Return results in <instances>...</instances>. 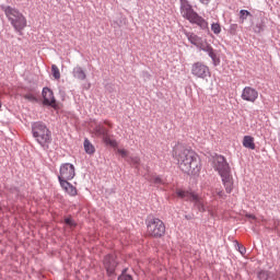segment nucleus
Wrapping results in <instances>:
<instances>
[{"label":"nucleus","instance_id":"33","mask_svg":"<svg viewBox=\"0 0 280 280\" xmlns=\"http://www.w3.org/2000/svg\"><path fill=\"white\" fill-rule=\"evenodd\" d=\"M246 218H249V220H257V217H255V214H246Z\"/></svg>","mask_w":280,"mask_h":280},{"label":"nucleus","instance_id":"9","mask_svg":"<svg viewBox=\"0 0 280 280\" xmlns=\"http://www.w3.org/2000/svg\"><path fill=\"white\" fill-rule=\"evenodd\" d=\"M93 133L96 137H102V139L106 145H110V148L118 147L117 140H113L110 138V135H108V129H106V127H104L102 124H98L93 128Z\"/></svg>","mask_w":280,"mask_h":280},{"label":"nucleus","instance_id":"28","mask_svg":"<svg viewBox=\"0 0 280 280\" xmlns=\"http://www.w3.org/2000/svg\"><path fill=\"white\" fill-rule=\"evenodd\" d=\"M65 222L68 224V226H75V222H73L71 218L65 219Z\"/></svg>","mask_w":280,"mask_h":280},{"label":"nucleus","instance_id":"14","mask_svg":"<svg viewBox=\"0 0 280 280\" xmlns=\"http://www.w3.org/2000/svg\"><path fill=\"white\" fill-rule=\"evenodd\" d=\"M104 267L107 270V275H114L115 268H117V260H115V256H106L104 259Z\"/></svg>","mask_w":280,"mask_h":280},{"label":"nucleus","instance_id":"6","mask_svg":"<svg viewBox=\"0 0 280 280\" xmlns=\"http://www.w3.org/2000/svg\"><path fill=\"white\" fill-rule=\"evenodd\" d=\"M1 9L3 10L7 19H9L12 27H14L15 32H23V30L27 27V19H25V15H23L19 10L5 5H2Z\"/></svg>","mask_w":280,"mask_h":280},{"label":"nucleus","instance_id":"4","mask_svg":"<svg viewBox=\"0 0 280 280\" xmlns=\"http://www.w3.org/2000/svg\"><path fill=\"white\" fill-rule=\"evenodd\" d=\"M185 36L188 38L189 43L197 47V49H200V51H205L208 54V56L211 58L214 67H218L220 65V59L218 55L215 54V50L213 49V46L207 42V39H203L202 37L196 35L195 33L184 31Z\"/></svg>","mask_w":280,"mask_h":280},{"label":"nucleus","instance_id":"26","mask_svg":"<svg viewBox=\"0 0 280 280\" xmlns=\"http://www.w3.org/2000/svg\"><path fill=\"white\" fill-rule=\"evenodd\" d=\"M24 100H27L28 102H38V100L35 97L34 94H25Z\"/></svg>","mask_w":280,"mask_h":280},{"label":"nucleus","instance_id":"25","mask_svg":"<svg viewBox=\"0 0 280 280\" xmlns=\"http://www.w3.org/2000/svg\"><path fill=\"white\" fill-rule=\"evenodd\" d=\"M150 183H154V185H162L163 184V179H161V177H159V176H153L150 179Z\"/></svg>","mask_w":280,"mask_h":280},{"label":"nucleus","instance_id":"3","mask_svg":"<svg viewBox=\"0 0 280 280\" xmlns=\"http://www.w3.org/2000/svg\"><path fill=\"white\" fill-rule=\"evenodd\" d=\"M185 36L188 38L189 43L197 47V49H200V51H205L208 54V56L211 58L214 67H218L220 65V59L218 55L215 54V50L213 49V46L207 42V39H203L202 37L196 35L195 33L184 31Z\"/></svg>","mask_w":280,"mask_h":280},{"label":"nucleus","instance_id":"29","mask_svg":"<svg viewBox=\"0 0 280 280\" xmlns=\"http://www.w3.org/2000/svg\"><path fill=\"white\" fill-rule=\"evenodd\" d=\"M258 277H259V279H261V280H266V279H268V273L265 272V271H261V272H259Z\"/></svg>","mask_w":280,"mask_h":280},{"label":"nucleus","instance_id":"17","mask_svg":"<svg viewBox=\"0 0 280 280\" xmlns=\"http://www.w3.org/2000/svg\"><path fill=\"white\" fill-rule=\"evenodd\" d=\"M243 145L248 150H255V138L253 136H245L243 138Z\"/></svg>","mask_w":280,"mask_h":280},{"label":"nucleus","instance_id":"7","mask_svg":"<svg viewBox=\"0 0 280 280\" xmlns=\"http://www.w3.org/2000/svg\"><path fill=\"white\" fill-rule=\"evenodd\" d=\"M33 137L36 138L37 143L43 148H49L51 143V131L43 122H35L33 125Z\"/></svg>","mask_w":280,"mask_h":280},{"label":"nucleus","instance_id":"22","mask_svg":"<svg viewBox=\"0 0 280 280\" xmlns=\"http://www.w3.org/2000/svg\"><path fill=\"white\" fill-rule=\"evenodd\" d=\"M247 16H252V14L248 12V10H241L240 11L241 23H244L246 21Z\"/></svg>","mask_w":280,"mask_h":280},{"label":"nucleus","instance_id":"21","mask_svg":"<svg viewBox=\"0 0 280 280\" xmlns=\"http://www.w3.org/2000/svg\"><path fill=\"white\" fill-rule=\"evenodd\" d=\"M51 73L55 80H60V69H58V66L56 65L51 66Z\"/></svg>","mask_w":280,"mask_h":280},{"label":"nucleus","instance_id":"23","mask_svg":"<svg viewBox=\"0 0 280 280\" xmlns=\"http://www.w3.org/2000/svg\"><path fill=\"white\" fill-rule=\"evenodd\" d=\"M211 31L213 34H220L222 32V26H220V23H212Z\"/></svg>","mask_w":280,"mask_h":280},{"label":"nucleus","instance_id":"8","mask_svg":"<svg viewBox=\"0 0 280 280\" xmlns=\"http://www.w3.org/2000/svg\"><path fill=\"white\" fill-rule=\"evenodd\" d=\"M147 235L149 237H163L165 235V223L156 218L149 220L147 223Z\"/></svg>","mask_w":280,"mask_h":280},{"label":"nucleus","instance_id":"11","mask_svg":"<svg viewBox=\"0 0 280 280\" xmlns=\"http://www.w3.org/2000/svg\"><path fill=\"white\" fill-rule=\"evenodd\" d=\"M191 74L195 78H199L200 80H205V79L211 77V70L203 62L197 61V62L192 63V66H191Z\"/></svg>","mask_w":280,"mask_h":280},{"label":"nucleus","instance_id":"2","mask_svg":"<svg viewBox=\"0 0 280 280\" xmlns=\"http://www.w3.org/2000/svg\"><path fill=\"white\" fill-rule=\"evenodd\" d=\"M212 167L221 176L226 194H231L233 191L234 182L233 175H231V166L229 162H226V159L222 155H215L212 159Z\"/></svg>","mask_w":280,"mask_h":280},{"label":"nucleus","instance_id":"34","mask_svg":"<svg viewBox=\"0 0 280 280\" xmlns=\"http://www.w3.org/2000/svg\"><path fill=\"white\" fill-rule=\"evenodd\" d=\"M105 126H108V128H113V124L108 120H104Z\"/></svg>","mask_w":280,"mask_h":280},{"label":"nucleus","instance_id":"30","mask_svg":"<svg viewBox=\"0 0 280 280\" xmlns=\"http://www.w3.org/2000/svg\"><path fill=\"white\" fill-rule=\"evenodd\" d=\"M238 250L241 255H246V247H244L243 245H238Z\"/></svg>","mask_w":280,"mask_h":280},{"label":"nucleus","instance_id":"19","mask_svg":"<svg viewBox=\"0 0 280 280\" xmlns=\"http://www.w3.org/2000/svg\"><path fill=\"white\" fill-rule=\"evenodd\" d=\"M83 148H84L86 154H95V145L92 144V142H91V140H89V138L84 139Z\"/></svg>","mask_w":280,"mask_h":280},{"label":"nucleus","instance_id":"1","mask_svg":"<svg viewBox=\"0 0 280 280\" xmlns=\"http://www.w3.org/2000/svg\"><path fill=\"white\" fill-rule=\"evenodd\" d=\"M173 156L177 161L178 168L188 176H198L202 165L196 152L184 147H176Z\"/></svg>","mask_w":280,"mask_h":280},{"label":"nucleus","instance_id":"5","mask_svg":"<svg viewBox=\"0 0 280 280\" xmlns=\"http://www.w3.org/2000/svg\"><path fill=\"white\" fill-rule=\"evenodd\" d=\"M179 3L183 19H186L192 25H198L200 30H209V22L194 11V7H191L189 0H179Z\"/></svg>","mask_w":280,"mask_h":280},{"label":"nucleus","instance_id":"27","mask_svg":"<svg viewBox=\"0 0 280 280\" xmlns=\"http://www.w3.org/2000/svg\"><path fill=\"white\" fill-rule=\"evenodd\" d=\"M219 198H226V195L224 194V190H215L214 192Z\"/></svg>","mask_w":280,"mask_h":280},{"label":"nucleus","instance_id":"32","mask_svg":"<svg viewBox=\"0 0 280 280\" xmlns=\"http://www.w3.org/2000/svg\"><path fill=\"white\" fill-rule=\"evenodd\" d=\"M230 30H231V32H236L237 31V24H232L230 26Z\"/></svg>","mask_w":280,"mask_h":280},{"label":"nucleus","instance_id":"13","mask_svg":"<svg viewBox=\"0 0 280 280\" xmlns=\"http://www.w3.org/2000/svg\"><path fill=\"white\" fill-rule=\"evenodd\" d=\"M42 95L44 97L45 106H52V108H56V97L54 96V91H51V89L44 88Z\"/></svg>","mask_w":280,"mask_h":280},{"label":"nucleus","instance_id":"24","mask_svg":"<svg viewBox=\"0 0 280 280\" xmlns=\"http://www.w3.org/2000/svg\"><path fill=\"white\" fill-rule=\"evenodd\" d=\"M117 152L120 154V156L122 159H128V156L130 154V152H128V150H126V149H117Z\"/></svg>","mask_w":280,"mask_h":280},{"label":"nucleus","instance_id":"15","mask_svg":"<svg viewBox=\"0 0 280 280\" xmlns=\"http://www.w3.org/2000/svg\"><path fill=\"white\" fill-rule=\"evenodd\" d=\"M59 184L61 189H63V191L68 194V196H72V197L78 196V188H75V186L69 183V180H61L59 182Z\"/></svg>","mask_w":280,"mask_h":280},{"label":"nucleus","instance_id":"10","mask_svg":"<svg viewBox=\"0 0 280 280\" xmlns=\"http://www.w3.org/2000/svg\"><path fill=\"white\" fill-rule=\"evenodd\" d=\"M75 178V166L71 163H63L59 167L58 180H73Z\"/></svg>","mask_w":280,"mask_h":280},{"label":"nucleus","instance_id":"31","mask_svg":"<svg viewBox=\"0 0 280 280\" xmlns=\"http://www.w3.org/2000/svg\"><path fill=\"white\" fill-rule=\"evenodd\" d=\"M140 159L139 158H131V163L133 164V165H139V163H140Z\"/></svg>","mask_w":280,"mask_h":280},{"label":"nucleus","instance_id":"20","mask_svg":"<svg viewBox=\"0 0 280 280\" xmlns=\"http://www.w3.org/2000/svg\"><path fill=\"white\" fill-rule=\"evenodd\" d=\"M194 202L198 211H200L201 213H205V211H211L209 208L205 206V201L202 200V198L197 197V199Z\"/></svg>","mask_w":280,"mask_h":280},{"label":"nucleus","instance_id":"16","mask_svg":"<svg viewBox=\"0 0 280 280\" xmlns=\"http://www.w3.org/2000/svg\"><path fill=\"white\" fill-rule=\"evenodd\" d=\"M176 196H178V198H183L188 202H195L196 200H198V195L183 189H177Z\"/></svg>","mask_w":280,"mask_h":280},{"label":"nucleus","instance_id":"18","mask_svg":"<svg viewBox=\"0 0 280 280\" xmlns=\"http://www.w3.org/2000/svg\"><path fill=\"white\" fill-rule=\"evenodd\" d=\"M73 77L78 80H86V72L82 69V67L78 66L72 71Z\"/></svg>","mask_w":280,"mask_h":280},{"label":"nucleus","instance_id":"35","mask_svg":"<svg viewBox=\"0 0 280 280\" xmlns=\"http://www.w3.org/2000/svg\"><path fill=\"white\" fill-rule=\"evenodd\" d=\"M200 1V3H203V4H208L209 3V1H211V0H199Z\"/></svg>","mask_w":280,"mask_h":280},{"label":"nucleus","instance_id":"12","mask_svg":"<svg viewBox=\"0 0 280 280\" xmlns=\"http://www.w3.org/2000/svg\"><path fill=\"white\" fill-rule=\"evenodd\" d=\"M241 97L245 102H252V104H254V102H257V98L259 97V92L250 86H246L244 88Z\"/></svg>","mask_w":280,"mask_h":280}]
</instances>
